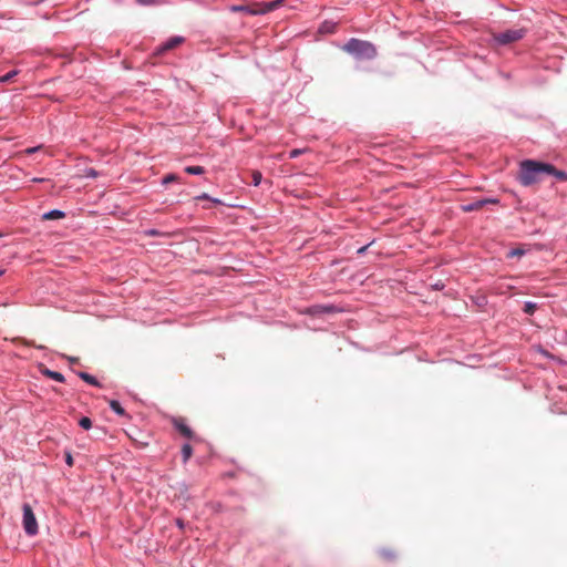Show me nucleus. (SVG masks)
Wrapping results in <instances>:
<instances>
[{
  "label": "nucleus",
  "mask_w": 567,
  "mask_h": 567,
  "mask_svg": "<svg viewBox=\"0 0 567 567\" xmlns=\"http://www.w3.org/2000/svg\"><path fill=\"white\" fill-rule=\"evenodd\" d=\"M32 181L38 183V182H43L44 179L43 178H33Z\"/></svg>",
  "instance_id": "29"
},
{
  "label": "nucleus",
  "mask_w": 567,
  "mask_h": 567,
  "mask_svg": "<svg viewBox=\"0 0 567 567\" xmlns=\"http://www.w3.org/2000/svg\"><path fill=\"white\" fill-rule=\"evenodd\" d=\"M486 204H498V199H496V198L480 199V200H475L470 204L462 205L461 208L464 213H470V212L482 209Z\"/></svg>",
  "instance_id": "7"
},
{
  "label": "nucleus",
  "mask_w": 567,
  "mask_h": 567,
  "mask_svg": "<svg viewBox=\"0 0 567 567\" xmlns=\"http://www.w3.org/2000/svg\"><path fill=\"white\" fill-rule=\"evenodd\" d=\"M251 178H252V181H251V182H252V184H254L255 186H258V185L260 184V182H261L262 175H261V173H260V172H258V171H254V172L251 173Z\"/></svg>",
  "instance_id": "18"
},
{
  "label": "nucleus",
  "mask_w": 567,
  "mask_h": 567,
  "mask_svg": "<svg viewBox=\"0 0 567 567\" xmlns=\"http://www.w3.org/2000/svg\"><path fill=\"white\" fill-rule=\"evenodd\" d=\"M368 246H364V247H361L359 250H358V254H362L367 250Z\"/></svg>",
  "instance_id": "27"
},
{
  "label": "nucleus",
  "mask_w": 567,
  "mask_h": 567,
  "mask_svg": "<svg viewBox=\"0 0 567 567\" xmlns=\"http://www.w3.org/2000/svg\"><path fill=\"white\" fill-rule=\"evenodd\" d=\"M42 374H44L45 377H48V378H50L52 380H55L58 382H64V377L60 372L52 371V370H49V369H43L42 370Z\"/></svg>",
  "instance_id": "10"
},
{
  "label": "nucleus",
  "mask_w": 567,
  "mask_h": 567,
  "mask_svg": "<svg viewBox=\"0 0 567 567\" xmlns=\"http://www.w3.org/2000/svg\"><path fill=\"white\" fill-rule=\"evenodd\" d=\"M16 74H17V71H11V72L7 73L6 75L0 76V82L10 81Z\"/></svg>",
  "instance_id": "20"
},
{
  "label": "nucleus",
  "mask_w": 567,
  "mask_h": 567,
  "mask_svg": "<svg viewBox=\"0 0 567 567\" xmlns=\"http://www.w3.org/2000/svg\"><path fill=\"white\" fill-rule=\"evenodd\" d=\"M78 375L85 381L86 383L94 385V386H101L100 382L91 374L86 372H78Z\"/></svg>",
  "instance_id": "11"
},
{
  "label": "nucleus",
  "mask_w": 567,
  "mask_h": 567,
  "mask_svg": "<svg viewBox=\"0 0 567 567\" xmlns=\"http://www.w3.org/2000/svg\"><path fill=\"white\" fill-rule=\"evenodd\" d=\"M193 455V447L190 444L186 443L182 446V456L183 462L186 463Z\"/></svg>",
  "instance_id": "13"
},
{
  "label": "nucleus",
  "mask_w": 567,
  "mask_h": 567,
  "mask_svg": "<svg viewBox=\"0 0 567 567\" xmlns=\"http://www.w3.org/2000/svg\"><path fill=\"white\" fill-rule=\"evenodd\" d=\"M550 169H553L551 164L526 159L520 163L518 179L522 185L530 186L535 183L540 182L542 176L546 174V171Z\"/></svg>",
  "instance_id": "1"
},
{
  "label": "nucleus",
  "mask_w": 567,
  "mask_h": 567,
  "mask_svg": "<svg viewBox=\"0 0 567 567\" xmlns=\"http://www.w3.org/2000/svg\"><path fill=\"white\" fill-rule=\"evenodd\" d=\"M301 153H302L301 150H292L290 152V158H295V157L299 156Z\"/></svg>",
  "instance_id": "22"
},
{
  "label": "nucleus",
  "mask_w": 567,
  "mask_h": 567,
  "mask_svg": "<svg viewBox=\"0 0 567 567\" xmlns=\"http://www.w3.org/2000/svg\"><path fill=\"white\" fill-rule=\"evenodd\" d=\"M177 525H178L179 527H183V523H182V520H181V519H177Z\"/></svg>",
  "instance_id": "30"
},
{
  "label": "nucleus",
  "mask_w": 567,
  "mask_h": 567,
  "mask_svg": "<svg viewBox=\"0 0 567 567\" xmlns=\"http://www.w3.org/2000/svg\"><path fill=\"white\" fill-rule=\"evenodd\" d=\"M68 465L72 466L73 465V460H72V456L70 454H66V458H65Z\"/></svg>",
  "instance_id": "25"
},
{
  "label": "nucleus",
  "mask_w": 567,
  "mask_h": 567,
  "mask_svg": "<svg viewBox=\"0 0 567 567\" xmlns=\"http://www.w3.org/2000/svg\"><path fill=\"white\" fill-rule=\"evenodd\" d=\"M343 50L359 59L371 60L377 55V50L372 43L359 39H350L343 45Z\"/></svg>",
  "instance_id": "2"
},
{
  "label": "nucleus",
  "mask_w": 567,
  "mask_h": 567,
  "mask_svg": "<svg viewBox=\"0 0 567 567\" xmlns=\"http://www.w3.org/2000/svg\"><path fill=\"white\" fill-rule=\"evenodd\" d=\"M185 172L192 175H202L204 174L205 169L203 166H187Z\"/></svg>",
  "instance_id": "15"
},
{
  "label": "nucleus",
  "mask_w": 567,
  "mask_h": 567,
  "mask_svg": "<svg viewBox=\"0 0 567 567\" xmlns=\"http://www.w3.org/2000/svg\"><path fill=\"white\" fill-rule=\"evenodd\" d=\"M64 216H65V214L62 210L54 209V210L45 213L42 216V219H44V220L61 219Z\"/></svg>",
  "instance_id": "9"
},
{
  "label": "nucleus",
  "mask_w": 567,
  "mask_h": 567,
  "mask_svg": "<svg viewBox=\"0 0 567 567\" xmlns=\"http://www.w3.org/2000/svg\"><path fill=\"white\" fill-rule=\"evenodd\" d=\"M158 0H138L140 3L144 6H152L155 4Z\"/></svg>",
  "instance_id": "21"
},
{
  "label": "nucleus",
  "mask_w": 567,
  "mask_h": 567,
  "mask_svg": "<svg viewBox=\"0 0 567 567\" xmlns=\"http://www.w3.org/2000/svg\"><path fill=\"white\" fill-rule=\"evenodd\" d=\"M68 360H69L70 362H72V363H75V362H78V361H79V359H78V358H72V357H69V358H68Z\"/></svg>",
  "instance_id": "26"
},
{
  "label": "nucleus",
  "mask_w": 567,
  "mask_h": 567,
  "mask_svg": "<svg viewBox=\"0 0 567 567\" xmlns=\"http://www.w3.org/2000/svg\"><path fill=\"white\" fill-rule=\"evenodd\" d=\"M23 511V528L29 536H33L38 533V523L34 513L29 504H24Z\"/></svg>",
  "instance_id": "5"
},
{
  "label": "nucleus",
  "mask_w": 567,
  "mask_h": 567,
  "mask_svg": "<svg viewBox=\"0 0 567 567\" xmlns=\"http://www.w3.org/2000/svg\"><path fill=\"white\" fill-rule=\"evenodd\" d=\"M536 309H537V305L534 302L528 301L524 305V312L527 315H533Z\"/></svg>",
  "instance_id": "17"
},
{
  "label": "nucleus",
  "mask_w": 567,
  "mask_h": 567,
  "mask_svg": "<svg viewBox=\"0 0 567 567\" xmlns=\"http://www.w3.org/2000/svg\"><path fill=\"white\" fill-rule=\"evenodd\" d=\"M2 237V234L0 233V238Z\"/></svg>",
  "instance_id": "32"
},
{
  "label": "nucleus",
  "mask_w": 567,
  "mask_h": 567,
  "mask_svg": "<svg viewBox=\"0 0 567 567\" xmlns=\"http://www.w3.org/2000/svg\"><path fill=\"white\" fill-rule=\"evenodd\" d=\"M206 198H208V196L206 194L197 197V199H206Z\"/></svg>",
  "instance_id": "28"
},
{
  "label": "nucleus",
  "mask_w": 567,
  "mask_h": 567,
  "mask_svg": "<svg viewBox=\"0 0 567 567\" xmlns=\"http://www.w3.org/2000/svg\"><path fill=\"white\" fill-rule=\"evenodd\" d=\"M110 404V408L118 415H125V410L122 408V405L120 404V402L115 401V400H111L109 402Z\"/></svg>",
  "instance_id": "14"
},
{
  "label": "nucleus",
  "mask_w": 567,
  "mask_h": 567,
  "mask_svg": "<svg viewBox=\"0 0 567 567\" xmlns=\"http://www.w3.org/2000/svg\"><path fill=\"white\" fill-rule=\"evenodd\" d=\"M79 425H80L81 427H83L84 430H89V429H91V427H92V421H91V419H90V417H87V416H83V417H81V419H80V421H79Z\"/></svg>",
  "instance_id": "16"
},
{
  "label": "nucleus",
  "mask_w": 567,
  "mask_h": 567,
  "mask_svg": "<svg viewBox=\"0 0 567 567\" xmlns=\"http://www.w3.org/2000/svg\"><path fill=\"white\" fill-rule=\"evenodd\" d=\"M177 179H178L177 175H175V174H168V175H166V176L163 178V184H168V183L175 182V181H177Z\"/></svg>",
  "instance_id": "19"
},
{
  "label": "nucleus",
  "mask_w": 567,
  "mask_h": 567,
  "mask_svg": "<svg viewBox=\"0 0 567 567\" xmlns=\"http://www.w3.org/2000/svg\"><path fill=\"white\" fill-rule=\"evenodd\" d=\"M40 148H41V146L30 147V148H27L24 152H25L27 154H32V153H34V152H37V151H39Z\"/></svg>",
  "instance_id": "24"
},
{
  "label": "nucleus",
  "mask_w": 567,
  "mask_h": 567,
  "mask_svg": "<svg viewBox=\"0 0 567 567\" xmlns=\"http://www.w3.org/2000/svg\"><path fill=\"white\" fill-rule=\"evenodd\" d=\"M86 176H90V177H96L97 176V172L93 168H90L86 171Z\"/></svg>",
  "instance_id": "23"
},
{
  "label": "nucleus",
  "mask_w": 567,
  "mask_h": 567,
  "mask_svg": "<svg viewBox=\"0 0 567 567\" xmlns=\"http://www.w3.org/2000/svg\"><path fill=\"white\" fill-rule=\"evenodd\" d=\"M174 427L186 439L194 442H200L202 440L192 431V429L181 417L173 420Z\"/></svg>",
  "instance_id": "6"
},
{
  "label": "nucleus",
  "mask_w": 567,
  "mask_h": 567,
  "mask_svg": "<svg viewBox=\"0 0 567 567\" xmlns=\"http://www.w3.org/2000/svg\"><path fill=\"white\" fill-rule=\"evenodd\" d=\"M546 174L554 175L557 179L563 181V182L567 181V173L564 171L557 169L554 165H553V169L546 171Z\"/></svg>",
  "instance_id": "12"
},
{
  "label": "nucleus",
  "mask_w": 567,
  "mask_h": 567,
  "mask_svg": "<svg viewBox=\"0 0 567 567\" xmlns=\"http://www.w3.org/2000/svg\"><path fill=\"white\" fill-rule=\"evenodd\" d=\"M282 2H284V0H275L271 2L254 3L250 6L233 4V6H230L229 9L231 12H246L248 14L256 16V14L268 13V12L279 8Z\"/></svg>",
  "instance_id": "3"
},
{
  "label": "nucleus",
  "mask_w": 567,
  "mask_h": 567,
  "mask_svg": "<svg viewBox=\"0 0 567 567\" xmlns=\"http://www.w3.org/2000/svg\"><path fill=\"white\" fill-rule=\"evenodd\" d=\"M526 33V30L520 28V29H511V30H506L504 32H499L497 34H494V40L498 43V44H511L513 42H516L520 39L524 38Z\"/></svg>",
  "instance_id": "4"
},
{
  "label": "nucleus",
  "mask_w": 567,
  "mask_h": 567,
  "mask_svg": "<svg viewBox=\"0 0 567 567\" xmlns=\"http://www.w3.org/2000/svg\"><path fill=\"white\" fill-rule=\"evenodd\" d=\"M4 274V270L0 268V276Z\"/></svg>",
  "instance_id": "31"
},
{
  "label": "nucleus",
  "mask_w": 567,
  "mask_h": 567,
  "mask_svg": "<svg viewBox=\"0 0 567 567\" xmlns=\"http://www.w3.org/2000/svg\"><path fill=\"white\" fill-rule=\"evenodd\" d=\"M183 42H184V38L183 37H173L169 40H167L165 43H163L157 49V52L158 53H164L166 51L173 50L176 47H178L179 44H182Z\"/></svg>",
  "instance_id": "8"
}]
</instances>
